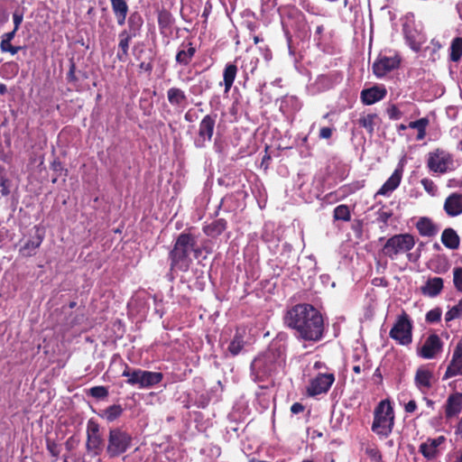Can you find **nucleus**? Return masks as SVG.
<instances>
[{
    "label": "nucleus",
    "mask_w": 462,
    "mask_h": 462,
    "mask_svg": "<svg viewBox=\"0 0 462 462\" xmlns=\"http://www.w3.org/2000/svg\"><path fill=\"white\" fill-rule=\"evenodd\" d=\"M406 254V256H407V259L410 261V262H416L418 261V259L420 258V250H418V253L414 254V253H405Z\"/></svg>",
    "instance_id": "nucleus-62"
},
{
    "label": "nucleus",
    "mask_w": 462,
    "mask_h": 462,
    "mask_svg": "<svg viewBox=\"0 0 462 462\" xmlns=\"http://www.w3.org/2000/svg\"><path fill=\"white\" fill-rule=\"evenodd\" d=\"M443 209L448 217H457L462 214V194L454 192L445 199Z\"/></svg>",
    "instance_id": "nucleus-21"
},
{
    "label": "nucleus",
    "mask_w": 462,
    "mask_h": 462,
    "mask_svg": "<svg viewBox=\"0 0 462 462\" xmlns=\"http://www.w3.org/2000/svg\"><path fill=\"white\" fill-rule=\"evenodd\" d=\"M237 67L234 63H227L223 71V82L225 86V93H228L234 84L237 74Z\"/></svg>",
    "instance_id": "nucleus-36"
},
{
    "label": "nucleus",
    "mask_w": 462,
    "mask_h": 462,
    "mask_svg": "<svg viewBox=\"0 0 462 462\" xmlns=\"http://www.w3.org/2000/svg\"><path fill=\"white\" fill-rule=\"evenodd\" d=\"M86 448L94 457L101 454L105 447V441L100 432L99 424L94 420H88L87 423Z\"/></svg>",
    "instance_id": "nucleus-8"
},
{
    "label": "nucleus",
    "mask_w": 462,
    "mask_h": 462,
    "mask_svg": "<svg viewBox=\"0 0 462 462\" xmlns=\"http://www.w3.org/2000/svg\"><path fill=\"white\" fill-rule=\"evenodd\" d=\"M393 217L392 210H385L384 207L381 208L376 213V221L383 225V226H388L389 219Z\"/></svg>",
    "instance_id": "nucleus-48"
},
{
    "label": "nucleus",
    "mask_w": 462,
    "mask_h": 462,
    "mask_svg": "<svg viewBox=\"0 0 462 462\" xmlns=\"http://www.w3.org/2000/svg\"><path fill=\"white\" fill-rule=\"evenodd\" d=\"M7 182H8L7 179L1 178V180H0V187L2 188L1 189V194L3 196L8 195L9 192H10L9 189H8V187H7Z\"/></svg>",
    "instance_id": "nucleus-59"
},
{
    "label": "nucleus",
    "mask_w": 462,
    "mask_h": 462,
    "mask_svg": "<svg viewBox=\"0 0 462 462\" xmlns=\"http://www.w3.org/2000/svg\"><path fill=\"white\" fill-rule=\"evenodd\" d=\"M449 60L458 62L462 58V37H455L450 43Z\"/></svg>",
    "instance_id": "nucleus-40"
},
{
    "label": "nucleus",
    "mask_w": 462,
    "mask_h": 462,
    "mask_svg": "<svg viewBox=\"0 0 462 462\" xmlns=\"http://www.w3.org/2000/svg\"><path fill=\"white\" fill-rule=\"evenodd\" d=\"M190 253L197 259L202 254V248L198 245L196 236L186 229L177 236L169 252L171 271L187 272L192 263Z\"/></svg>",
    "instance_id": "nucleus-2"
},
{
    "label": "nucleus",
    "mask_w": 462,
    "mask_h": 462,
    "mask_svg": "<svg viewBox=\"0 0 462 462\" xmlns=\"http://www.w3.org/2000/svg\"><path fill=\"white\" fill-rule=\"evenodd\" d=\"M2 69H3V70L11 69L14 75L17 74V72H18V67L14 63H5L3 65Z\"/></svg>",
    "instance_id": "nucleus-63"
},
{
    "label": "nucleus",
    "mask_w": 462,
    "mask_h": 462,
    "mask_svg": "<svg viewBox=\"0 0 462 462\" xmlns=\"http://www.w3.org/2000/svg\"><path fill=\"white\" fill-rule=\"evenodd\" d=\"M43 241V236L36 235L28 240L21 248L20 254L24 257H31L36 254V249L40 247Z\"/></svg>",
    "instance_id": "nucleus-33"
},
{
    "label": "nucleus",
    "mask_w": 462,
    "mask_h": 462,
    "mask_svg": "<svg viewBox=\"0 0 462 462\" xmlns=\"http://www.w3.org/2000/svg\"><path fill=\"white\" fill-rule=\"evenodd\" d=\"M387 96V89L384 85H374L371 88H364L360 93L361 102L365 106L374 105Z\"/></svg>",
    "instance_id": "nucleus-17"
},
{
    "label": "nucleus",
    "mask_w": 462,
    "mask_h": 462,
    "mask_svg": "<svg viewBox=\"0 0 462 462\" xmlns=\"http://www.w3.org/2000/svg\"><path fill=\"white\" fill-rule=\"evenodd\" d=\"M333 134V129L330 127H321L319 130V138L321 139H329L331 138Z\"/></svg>",
    "instance_id": "nucleus-55"
},
{
    "label": "nucleus",
    "mask_w": 462,
    "mask_h": 462,
    "mask_svg": "<svg viewBox=\"0 0 462 462\" xmlns=\"http://www.w3.org/2000/svg\"><path fill=\"white\" fill-rule=\"evenodd\" d=\"M51 169L56 173L55 178L52 179V183H56L58 177L61 176L62 172H64V176H67L68 170L64 169L61 162L58 159L54 160L51 163Z\"/></svg>",
    "instance_id": "nucleus-47"
},
{
    "label": "nucleus",
    "mask_w": 462,
    "mask_h": 462,
    "mask_svg": "<svg viewBox=\"0 0 462 462\" xmlns=\"http://www.w3.org/2000/svg\"><path fill=\"white\" fill-rule=\"evenodd\" d=\"M430 124V120L427 117L420 118L416 121H411L409 123L408 126L412 129H416L418 131L416 140L421 141L425 138L427 132L426 129Z\"/></svg>",
    "instance_id": "nucleus-39"
},
{
    "label": "nucleus",
    "mask_w": 462,
    "mask_h": 462,
    "mask_svg": "<svg viewBox=\"0 0 462 462\" xmlns=\"http://www.w3.org/2000/svg\"><path fill=\"white\" fill-rule=\"evenodd\" d=\"M416 229L421 236L433 237L439 231V226L428 217H421L417 221Z\"/></svg>",
    "instance_id": "nucleus-24"
},
{
    "label": "nucleus",
    "mask_w": 462,
    "mask_h": 462,
    "mask_svg": "<svg viewBox=\"0 0 462 462\" xmlns=\"http://www.w3.org/2000/svg\"><path fill=\"white\" fill-rule=\"evenodd\" d=\"M143 24L142 15L138 12H133L127 18V28L121 32H125L128 35L136 38L140 35Z\"/></svg>",
    "instance_id": "nucleus-27"
},
{
    "label": "nucleus",
    "mask_w": 462,
    "mask_h": 462,
    "mask_svg": "<svg viewBox=\"0 0 462 462\" xmlns=\"http://www.w3.org/2000/svg\"><path fill=\"white\" fill-rule=\"evenodd\" d=\"M163 379L162 373L144 370L141 389L151 388L159 384Z\"/></svg>",
    "instance_id": "nucleus-38"
},
{
    "label": "nucleus",
    "mask_w": 462,
    "mask_h": 462,
    "mask_svg": "<svg viewBox=\"0 0 462 462\" xmlns=\"http://www.w3.org/2000/svg\"><path fill=\"white\" fill-rule=\"evenodd\" d=\"M445 441L446 438L443 435L435 439L429 438L427 441L420 445L419 451L427 460H433L439 455L438 448Z\"/></svg>",
    "instance_id": "nucleus-18"
},
{
    "label": "nucleus",
    "mask_w": 462,
    "mask_h": 462,
    "mask_svg": "<svg viewBox=\"0 0 462 462\" xmlns=\"http://www.w3.org/2000/svg\"><path fill=\"white\" fill-rule=\"evenodd\" d=\"M386 113L392 120H399L402 116V112L394 104H392L387 107Z\"/></svg>",
    "instance_id": "nucleus-50"
},
{
    "label": "nucleus",
    "mask_w": 462,
    "mask_h": 462,
    "mask_svg": "<svg viewBox=\"0 0 462 462\" xmlns=\"http://www.w3.org/2000/svg\"><path fill=\"white\" fill-rule=\"evenodd\" d=\"M173 23L174 17L169 10L162 8L158 12V26L161 33L170 32Z\"/></svg>",
    "instance_id": "nucleus-34"
},
{
    "label": "nucleus",
    "mask_w": 462,
    "mask_h": 462,
    "mask_svg": "<svg viewBox=\"0 0 462 462\" xmlns=\"http://www.w3.org/2000/svg\"><path fill=\"white\" fill-rule=\"evenodd\" d=\"M402 168H397L394 170L393 174L388 178V180L383 184V186L377 190L375 193L376 196H389L393 190H395L402 178Z\"/></svg>",
    "instance_id": "nucleus-20"
},
{
    "label": "nucleus",
    "mask_w": 462,
    "mask_h": 462,
    "mask_svg": "<svg viewBox=\"0 0 462 462\" xmlns=\"http://www.w3.org/2000/svg\"><path fill=\"white\" fill-rule=\"evenodd\" d=\"M444 342L436 333L430 334L421 346L416 348L417 355L423 359H434L443 351Z\"/></svg>",
    "instance_id": "nucleus-10"
},
{
    "label": "nucleus",
    "mask_w": 462,
    "mask_h": 462,
    "mask_svg": "<svg viewBox=\"0 0 462 462\" xmlns=\"http://www.w3.org/2000/svg\"><path fill=\"white\" fill-rule=\"evenodd\" d=\"M305 407L302 403L300 402H294L291 406V411L293 413V414H298V413H300L304 411Z\"/></svg>",
    "instance_id": "nucleus-58"
},
{
    "label": "nucleus",
    "mask_w": 462,
    "mask_h": 462,
    "mask_svg": "<svg viewBox=\"0 0 462 462\" xmlns=\"http://www.w3.org/2000/svg\"><path fill=\"white\" fill-rule=\"evenodd\" d=\"M335 382V375L332 373H319L310 381L307 387L309 396H317L328 392Z\"/></svg>",
    "instance_id": "nucleus-12"
},
{
    "label": "nucleus",
    "mask_w": 462,
    "mask_h": 462,
    "mask_svg": "<svg viewBox=\"0 0 462 462\" xmlns=\"http://www.w3.org/2000/svg\"><path fill=\"white\" fill-rule=\"evenodd\" d=\"M457 319H462V298L457 305L450 308L445 314V321L447 323Z\"/></svg>",
    "instance_id": "nucleus-42"
},
{
    "label": "nucleus",
    "mask_w": 462,
    "mask_h": 462,
    "mask_svg": "<svg viewBox=\"0 0 462 462\" xmlns=\"http://www.w3.org/2000/svg\"><path fill=\"white\" fill-rule=\"evenodd\" d=\"M416 410L417 402L415 400H411L404 405V411L406 413H413Z\"/></svg>",
    "instance_id": "nucleus-57"
},
{
    "label": "nucleus",
    "mask_w": 462,
    "mask_h": 462,
    "mask_svg": "<svg viewBox=\"0 0 462 462\" xmlns=\"http://www.w3.org/2000/svg\"><path fill=\"white\" fill-rule=\"evenodd\" d=\"M9 19V14L5 7V5H3L2 2H0V24H3L5 23H6Z\"/></svg>",
    "instance_id": "nucleus-56"
},
{
    "label": "nucleus",
    "mask_w": 462,
    "mask_h": 462,
    "mask_svg": "<svg viewBox=\"0 0 462 462\" xmlns=\"http://www.w3.org/2000/svg\"><path fill=\"white\" fill-rule=\"evenodd\" d=\"M227 226V222L224 218H218L212 223L203 226V232L206 236L216 237L220 236Z\"/></svg>",
    "instance_id": "nucleus-32"
},
{
    "label": "nucleus",
    "mask_w": 462,
    "mask_h": 462,
    "mask_svg": "<svg viewBox=\"0 0 462 462\" xmlns=\"http://www.w3.org/2000/svg\"><path fill=\"white\" fill-rule=\"evenodd\" d=\"M381 122L382 119L376 113L362 114L357 120L358 125L365 128L370 137L374 134V127Z\"/></svg>",
    "instance_id": "nucleus-26"
},
{
    "label": "nucleus",
    "mask_w": 462,
    "mask_h": 462,
    "mask_svg": "<svg viewBox=\"0 0 462 462\" xmlns=\"http://www.w3.org/2000/svg\"><path fill=\"white\" fill-rule=\"evenodd\" d=\"M365 455L370 458L372 462H381L382 454L379 448L374 445H368L365 449Z\"/></svg>",
    "instance_id": "nucleus-44"
},
{
    "label": "nucleus",
    "mask_w": 462,
    "mask_h": 462,
    "mask_svg": "<svg viewBox=\"0 0 462 462\" xmlns=\"http://www.w3.org/2000/svg\"><path fill=\"white\" fill-rule=\"evenodd\" d=\"M143 374L144 370H142L140 368H131L127 364H125V369L122 373V376L127 377V384H130L132 386L137 385L139 388H141Z\"/></svg>",
    "instance_id": "nucleus-31"
},
{
    "label": "nucleus",
    "mask_w": 462,
    "mask_h": 462,
    "mask_svg": "<svg viewBox=\"0 0 462 462\" xmlns=\"http://www.w3.org/2000/svg\"><path fill=\"white\" fill-rule=\"evenodd\" d=\"M430 171L444 174L454 170L453 155L442 148H436L427 154Z\"/></svg>",
    "instance_id": "nucleus-7"
},
{
    "label": "nucleus",
    "mask_w": 462,
    "mask_h": 462,
    "mask_svg": "<svg viewBox=\"0 0 462 462\" xmlns=\"http://www.w3.org/2000/svg\"><path fill=\"white\" fill-rule=\"evenodd\" d=\"M424 189L431 196H434L437 191V187L434 181L429 178H424L420 180Z\"/></svg>",
    "instance_id": "nucleus-51"
},
{
    "label": "nucleus",
    "mask_w": 462,
    "mask_h": 462,
    "mask_svg": "<svg viewBox=\"0 0 462 462\" xmlns=\"http://www.w3.org/2000/svg\"><path fill=\"white\" fill-rule=\"evenodd\" d=\"M12 41L2 40L0 42V50L2 52H7L8 49L12 47Z\"/></svg>",
    "instance_id": "nucleus-61"
},
{
    "label": "nucleus",
    "mask_w": 462,
    "mask_h": 462,
    "mask_svg": "<svg viewBox=\"0 0 462 462\" xmlns=\"http://www.w3.org/2000/svg\"><path fill=\"white\" fill-rule=\"evenodd\" d=\"M401 57L395 54L392 57L379 54L372 66L374 75L378 78H383L391 71L397 69L401 65Z\"/></svg>",
    "instance_id": "nucleus-11"
},
{
    "label": "nucleus",
    "mask_w": 462,
    "mask_h": 462,
    "mask_svg": "<svg viewBox=\"0 0 462 462\" xmlns=\"http://www.w3.org/2000/svg\"><path fill=\"white\" fill-rule=\"evenodd\" d=\"M196 47L191 42H182L176 53L175 60L181 66H188L196 54Z\"/></svg>",
    "instance_id": "nucleus-22"
},
{
    "label": "nucleus",
    "mask_w": 462,
    "mask_h": 462,
    "mask_svg": "<svg viewBox=\"0 0 462 462\" xmlns=\"http://www.w3.org/2000/svg\"><path fill=\"white\" fill-rule=\"evenodd\" d=\"M77 66L73 59L69 60V68L66 76L68 83L72 84L74 87L77 86L79 79L76 76Z\"/></svg>",
    "instance_id": "nucleus-46"
},
{
    "label": "nucleus",
    "mask_w": 462,
    "mask_h": 462,
    "mask_svg": "<svg viewBox=\"0 0 462 462\" xmlns=\"http://www.w3.org/2000/svg\"><path fill=\"white\" fill-rule=\"evenodd\" d=\"M88 394L95 399L103 400L108 396L109 393L108 389L106 386L99 385L91 387L88 390Z\"/></svg>",
    "instance_id": "nucleus-43"
},
{
    "label": "nucleus",
    "mask_w": 462,
    "mask_h": 462,
    "mask_svg": "<svg viewBox=\"0 0 462 462\" xmlns=\"http://www.w3.org/2000/svg\"><path fill=\"white\" fill-rule=\"evenodd\" d=\"M441 315H442L441 309L437 307V308H434V309L429 310L426 313L425 320H426V322H428L430 324L438 323L441 319Z\"/></svg>",
    "instance_id": "nucleus-45"
},
{
    "label": "nucleus",
    "mask_w": 462,
    "mask_h": 462,
    "mask_svg": "<svg viewBox=\"0 0 462 462\" xmlns=\"http://www.w3.org/2000/svg\"><path fill=\"white\" fill-rule=\"evenodd\" d=\"M433 371L425 365L418 367L414 375V384L421 394H427L433 386Z\"/></svg>",
    "instance_id": "nucleus-16"
},
{
    "label": "nucleus",
    "mask_w": 462,
    "mask_h": 462,
    "mask_svg": "<svg viewBox=\"0 0 462 462\" xmlns=\"http://www.w3.org/2000/svg\"><path fill=\"white\" fill-rule=\"evenodd\" d=\"M217 118V113L206 115L199 125L198 135L194 140V144L197 148H204L207 143L210 142L216 126Z\"/></svg>",
    "instance_id": "nucleus-9"
},
{
    "label": "nucleus",
    "mask_w": 462,
    "mask_h": 462,
    "mask_svg": "<svg viewBox=\"0 0 462 462\" xmlns=\"http://www.w3.org/2000/svg\"><path fill=\"white\" fill-rule=\"evenodd\" d=\"M167 99L172 107L181 111L189 106L188 95L178 87H171L167 90Z\"/></svg>",
    "instance_id": "nucleus-19"
},
{
    "label": "nucleus",
    "mask_w": 462,
    "mask_h": 462,
    "mask_svg": "<svg viewBox=\"0 0 462 462\" xmlns=\"http://www.w3.org/2000/svg\"><path fill=\"white\" fill-rule=\"evenodd\" d=\"M124 409L120 404H113L101 411L98 415L107 422H113L122 416Z\"/></svg>",
    "instance_id": "nucleus-37"
},
{
    "label": "nucleus",
    "mask_w": 462,
    "mask_h": 462,
    "mask_svg": "<svg viewBox=\"0 0 462 462\" xmlns=\"http://www.w3.org/2000/svg\"><path fill=\"white\" fill-rule=\"evenodd\" d=\"M441 243L449 250H457L460 245V237L457 231L452 227H447L442 231Z\"/></svg>",
    "instance_id": "nucleus-29"
},
{
    "label": "nucleus",
    "mask_w": 462,
    "mask_h": 462,
    "mask_svg": "<svg viewBox=\"0 0 462 462\" xmlns=\"http://www.w3.org/2000/svg\"><path fill=\"white\" fill-rule=\"evenodd\" d=\"M404 40L409 47L415 52H419L422 44L426 42L425 34L416 28L413 23H405L402 25Z\"/></svg>",
    "instance_id": "nucleus-14"
},
{
    "label": "nucleus",
    "mask_w": 462,
    "mask_h": 462,
    "mask_svg": "<svg viewBox=\"0 0 462 462\" xmlns=\"http://www.w3.org/2000/svg\"><path fill=\"white\" fill-rule=\"evenodd\" d=\"M415 245L416 240L413 235L396 234L385 241L381 253L383 256L395 260L399 254L410 252Z\"/></svg>",
    "instance_id": "nucleus-5"
},
{
    "label": "nucleus",
    "mask_w": 462,
    "mask_h": 462,
    "mask_svg": "<svg viewBox=\"0 0 462 462\" xmlns=\"http://www.w3.org/2000/svg\"><path fill=\"white\" fill-rule=\"evenodd\" d=\"M462 410V393L456 392L448 395L445 403V417L451 419Z\"/></svg>",
    "instance_id": "nucleus-23"
},
{
    "label": "nucleus",
    "mask_w": 462,
    "mask_h": 462,
    "mask_svg": "<svg viewBox=\"0 0 462 462\" xmlns=\"http://www.w3.org/2000/svg\"><path fill=\"white\" fill-rule=\"evenodd\" d=\"M287 336L279 334L269 345L263 357L269 362H283L285 359Z\"/></svg>",
    "instance_id": "nucleus-13"
},
{
    "label": "nucleus",
    "mask_w": 462,
    "mask_h": 462,
    "mask_svg": "<svg viewBox=\"0 0 462 462\" xmlns=\"http://www.w3.org/2000/svg\"><path fill=\"white\" fill-rule=\"evenodd\" d=\"M139 69H142V70H144L148 73H151L152 71V69H153V66H152V62H141L139 64Z\"/></svg>",
    "instance_id": "nucleus-60"
},
{
    "label": "nucleus",
    "mask_w": 462,
    "mask_h": 462,
    "mask_svg": "<svg viewBox=\"0 0 462 462\" xmlns=\"http://www.w3.org/2000/svg\"><path fill=\"white\" fill-rule=\"evenodd\" d=\"M444 288V280L441 277L429 278L420 287V292L424 296L435 298L439 295Z\"/></svg>",
    "instance_id": "nucleus-25"
},
{
    "label": "nucleus",
    "mask_w": 462,
    "mask_h": 462,
    "mask_svg": "<svg viewBox=\"0 0 462 462\" xmlns=\"http://www.w3.org/2000/svg\"><path fill=\"white\" fill-rule=\"evenodd\" d=\"M363 187H364V181H362V182L356 181L351 184L345 185V186L341 187L340 189L345 194H350V193L356 192V190L362 189Z\"/></svg>",
    "instance_id": "nucleus-52"
},
{
    "label": "nucleus",
    "mask_w": 462,
    "mask_h": 462,
    "mask_svg": "<svg viewBox=\"0 0 462 462\" xmlns=\"http://www.w3.org/2000/svg\"><path fill=\"white\" fill-rule=\"evenodd\" d=\"M16 34V32H14V29L12 31V32H5L2 35L1 39L2 40H6V41H13V39L14 38Z\"/></svg>",
    "instance_id": "nucleus-64"
},
{
    "label": "nucleus",
    "mask_w": 462,
    "mask_h": 462,
    "mask_svg": "<svg viewBox=\"0 0 462 462\" xmlns=\"http://www.w3.org/2000/svg\"><path fill=\"white\" fill-rule=\"evenodd\" d=\"M333 217L335 220L350 221L351 212L349 207L345 204L336 207L333 211Z\"/></svg>",
    "instance_id": "nucleus-41"
},
{
    "label": "nucleus",
    "mask_w": 462,
    "mask_h": 462,
    "mask_svg": "<svg viewBox=\"0 0 462 462\" xmlns=\"http://www.w3.org/2000/svg\"><path fill=\"white\" fill-rule=\"evenodd\" d=\"M394 419L391 402L387 399L382 400L374 408L371 429L375 434L387 438L393 432Z\"/></svg>",
    "instance_id": "nucleus-3"
},
{
    "label": "nucleus",
    "mask_w": 462,
    "mask_h": 462,
    "mask_svg": "<svg viewBox=\"0 0 462 462\" xmlns=\"http://www.w3.org/2000/svg\"><path fill=\"white\" fill-rule=\"evenodd\" d=\"M134 37L128 35L125 32H120L118 34V51L116 59L121 62H125L129 56V48L132 40Z\"/></svg>",
    "instance_id": "nucleus-28"
},
{
    "label": "nucleus",
    "mask_w": 462,
    "mask_h": 462,
    "mask_svg": "<svg viewBox=\"0 0 462 462\" xmlns=\"http://www.w3.org/2000/svg\"><path fill=\"white\" fill-rule=\"evenodd\" d=\"M282 319L284 326L293 330L300 340L319 342L323 338V316L311 304L299 303L292 306L286 310Z\"/></svg>",
    "instance_id": "nucleus-1"
},
{
    "label": "nucleus",
    "mask_w": 462,
    "mask_h": 462,
    "mask_svg": "<svg viewBox=\"0 0 462 462\" xmlns=\"http://www.w3.org/2000/svg\"><path fill=\"white\" fill-rule=\"evenodd\" d=\"M453 283L457 291L462 293V267L453 269Z\"/></svg>",
    "instance_id": "nucleus-49"
},
{
    "label": "nucleus",
    "mask_w": 462,
    "mask_h": 462,
    "mask_svg": "<svg viewBox=\"0 0 462 462\" xmlns=\"http://www.w3.org/2000/svg\"><path fill=\"white\" fill-rule=\"evenodd\" d=\"M412 320L410 316L402 310L391 328L389 337L401 346H409L412 342Z\"/></svg>",
    "instance_id": "nucleus-6"
},
{
    "label": "nucleus",
    "mask_w": 462,
    "mask_h": 462,
    "mask_svg": "<svg viewBox=\"0 0 462 462\" xmlns=\"http://www.w3.org/2000/svg\"><path fill=\"white\" fill-rule=\"evenodd\" d=\"M245 345V332L236 329L233 339L229 343L227 350L231 354V356H236L242 352Z\"/></svg>",
    "instance_id": "nucleus-35"
},
{
    "label": "nucleus",
    "mask_w": 462,
    "mask_h": 462,
    "mask_svg": "<svg viewBox=\"0 0 462 462\" xmlns=\"http://www.w3.org/2000/svg\"><path fill=\"white\" fill-rule=\"evenodd\" d=\"M113 14L116 19L118 25H124L126 21L129 11L128 5L125 0H110Z\"/></svg>",
    "instance_id": "nucleus-30"
},
{
    "label": "nucleus",
    "mask_w": 462,
    "mask_h": 462,
    "mask_svg": "<svg viewBox=\"0 0 462 462\" xmlns=\"http://www.w3.org/2000/svg\"><path fill=\"white\" fill-rule=\"evenodd\" d=\"M23 14L22 12H19V11H15L14 14H13V21H14V32H17L20 28V25L23 22Z\"/></svg>",
    "instance_id": "nucleus-54"
},
{
    "label": "nucleus",
    "mask_w": 462,
    "mask_h": 462,
    "mask_svg": "<svg viewBox=\"0 0 462 462\" xmlns=\"http://www.w3.org/2000/svg\"><path fill=\"white\" fill-rule=\"evenodd\" d=\"M47 449L54 457H58L60 452L58 444L55 441L50 439H47Z\"/></svg>",
    "instance_id": "nucleus-53"
},
{
    "label": "nucleus",
    "mask_w": 462,
    "mask_h": 462,
    "mask_svg": "<svg viewBox=\"0 0 462 462\" xmlns=\"http://www.w3.org/2000/svg\"><path fill=\"white\" fill-rule=\"evenodd\" d=\"M462 376V341L457 343L454 347L451 359L448 364L442 381L449 378Z\"/></svg>",
    "instance_id": "nucleus-15"
},
{
    "label": "nucleus",
    "mask_w": 462,
    "mask_h": 462,
    "mask_svg": "<svg viewBox=\"0 0 462 462\" xmlns=\"http://www.w3.org/2000/svg\"><path fill=\"white\" fill-rule=\"evenodd\" d=\"M133 442L132 435L120 427L109 429L106 455L108 458H116L125 454Z\"/></svg>",
    "instance_id": "nucleus-4"
}]
</instances>
